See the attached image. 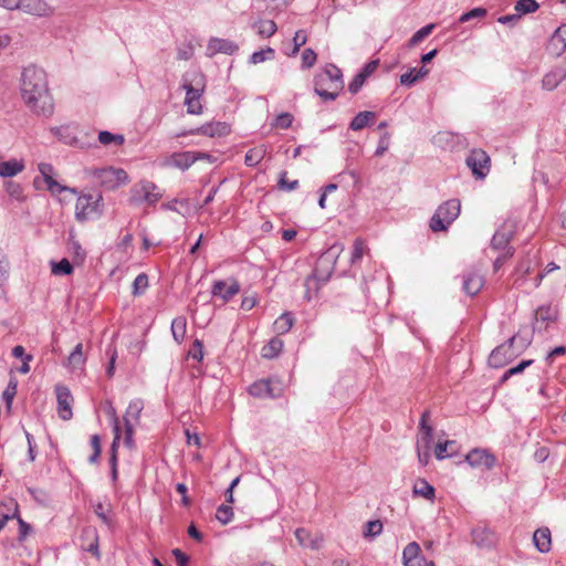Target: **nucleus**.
<instances>
[{"label": "nucleus", "instance_id": "nucleus-1", "mask_svg": "<svg viewBox=\"0 0 566 566\" xmlns=\"http://www.w3.org/2000/svg\"><path fill=\"white\" fill-rule=\"evenodd\" d=\"M20 95L32 113L44 117L53 114L54 103L46 73L42 69L33 65L23 69L20 77Z\"/></svg>", "mask_w": 566, "mask_h": 566}, {"label": "nucleus", "instance_id": "nucleus-2", "mask_svg": "<svg viewBox=\"0 0 566 566\" xmlns=\"http://www.w3.org/2000/svg\"><path fill=\"white\" fill-rule=\"evenodd\" d=\"M343 87L342 71L334 64H327L315 76V93L324 101H334Z\"/></svg>", "mask_w": 566, "mask_h": 566}, {"label": "nucleus", "instance_id": "nucleus-3", "mask_svg": "<svg viewBox=\"0 0 566 566\" xmlns=\"http://www.w3.org/2000/svg\"><path fill=\"white\" fill-rule=\"evenodd\" d=\"M75 203V218L80 222L98 218L103 213V196L101 193H82L78 192Z\"/></svg>", "mask_w": 566, "mask_h": 566}, {"label": "nucleus", "instance_id": "nucleus-4", "mask_svg": "<svg viewBox=\"0 0 566 566\" xmlns=\"http://www.w3.org/2000/svg\"><path fill=\"white\" fill-rule=\"evenodd\" d=\"M461 203L458 199H450L441 203L430 220L433 232L444 231L459 217Z\"/></svg>", "mask_w": 566, "mask_h": 566}, {"label": "nucleus", "instance_id": "nucleus-5", "mask_svg": "<svg viewBox=\"0 0 566 566\" xmlns=\"http://www.w3.org/2000/svg\"><path fill=\"white\" fill-rule=\"evenodd\" d=\"M90 175L98 181L102 187L109 190H114L129 181L127 172L122 168L104 167L92 169Z\"/></svg>", "mask_w": 566, "mask_h": 566}, {"label": "nucleus", "instance_id": "nucleus-6", "mask_svg": "<svg viewBox=\"0 0 566 566\" xmlns=\"http://www.w3.org/2000/svg\"><path fill=\"white\" fill-rule=\"evenodd\" d=\"M209 157H210V155L205 154V153H196V151L174 153L163 159L161 166L166 167V168H177L180 170H186L198 159L209 158Z\"/></svg>", "mask_w": 566, "mask_h": 566}, {"label": "nucleus", "instance_id": "nucleus-7", "mask_svg": "<svg viewBox=\"0 0 566 566\" xmlns=\"http://www.w3.org/2000/svg\"><path fill=\"white\" fill-rule=\"evenodd\" d=\"M428 412H424L420 421V437L417 442L418 459L422 465L428 464L430 459V444L432 440V428L427 423Z\"/></svg>", "mask_w": 566, "mask_h": 566}, {"label": "nucleus", "instance_id": "nucleus-8", "mask_svg": "<svg viewBox=\"0 0 566 566\" xmlns=\"http://www.w3.org/2000/svg\"><path fill=\"white\" fill-rule=\"evenodd\" d=\"M283 392V385L280 380L261 379L249 387V394L255 398H276Z\"/></svg>", "mask_w": 566, "mask_h": 566}, {"label": "nucleus", "instance_id": "nucleus-9", "mask_svg": "<svg viewBox=\"0 0 566 566\" xmlns=\"http://www.w3.org/2000/svg\"><path fill=\"white\" fill-rule=\"evenodd\" d=\"M13 3V10H21L39 18H48L54 13L53 7L44 0H15Z\"/></svg>", "mask_w": 566, "mask_h": 566}, {"label": "nucleus", "instance_id": "nucleus-10", "mask_svg": "<svg viewBox=\"0 0 566 566\" xmlns=\"http://www.w3.org/2000/svg\"><path fill=\"white\" fill-rule=\"evenodd\" d=\"M514 342L515 336L493 349L489 357V365L493 368H501L515 358L516 353L513 349Z\"/></svg>", "mask_w": 566, "mask_h": 566}, {"label": "nucleus", "instance_id": "nucleus-11", "mask_svg": "<svg viewBox=\"0 0 566 566\" xmlns=\"http://www.w3.org/2000/svg\"><path fill=\"white\" fill-rule=\"evenodd\" d=\"M132 191L133 200L145 201L148 205H155L161 198L158 187L154 182L147 180L136 184Z\"/></svg>", "mask_w": 566, "mask_h": 566}, {"label": "nucleus", "instance_id": "nucleus-12", "mask_svg": "<svg viewBox=\"0 0 566 566\" xmlns=\"http://www.w3.org/2000/svg\"><path fill=\"white\" fill-rule=\"evenodd\" d=\"M239 292L240 284L233 277L226 281H214L211 286L212 296L221 300L223 303H227L230 300H232Z\"/></svg>", "mask_w": 566, "mask_h": 566}, {"label": "nucleus", "instance_id": "nucleus-13", "mask_svg": "<svg viewBox=\"0 0 566 566\" xmlns=\"http://www.w3.org/2000/svg\"><path fill=\"white\" fill-rule=\"evenodd\" d=\"M467 165L476 178H484L490 170V157L482 149H473L467 158Z\"/></svg>", "mask_w": 566, "mask_h": 566}, {"label": "nucleus", "instance_id": "nucleus-14", "mask_svg": "<svg viewBox=\"0 0 566 566\" xmlns=\"http://www.w3.org/2000/svg\"><path fill=\"white\" fill-rule=\"evenodd\" d=\"M200 81L196 82L197 87H195L191 83H185L184 88L186 90V98L185 104L187 106V112L189 114H201L202 105L200 103V97L203 92V85H201L202 76L199 74Z\"/></svg>", "mask_w": 566, "mask_h": 566}, {"label": "nucleus", "instance_id": "nucleus-15", "mask_svg": "<svg viewBox=\"0 0 566 566\" xmlns=\"http://www.w3.org/2000/svg\"><path fill=\"white\" fill-rule=\"evenodd\" d=\"M39 171L41 172L43 180L46 185L48 190L53 195H60L64 191L71 192L72 195H76L77 190L75 188H70L61 185L53 178L54 168L51 164L41 163L39 164Z\"/></svg>", "mask_w": 566, "mask_h": 566}, {"label": "nucleus", "instance_id": "nucleus-16", "mask_svg": "<svg viewBox=\"0 0 566 566\" xmlns=\"http://www.w3.org/2000/svg\"><path fill=\"white\" fill-rule=\"evenodd\" d=\"M55 394L59 417L63 420H70L73 417L72 405L74 401L70 389L64 385H57Z\"/></svg>", "mask_w": 566, "mask_h": 566}, {"label": "nucleus", "instance_id": "nucleus-17", "mask_svg": "<svg viewBox=\"0 0 566 566\" xmlns=\"http://www.w3.org/2000/svg\"><path fill=\"white\" fill-rule=\"evenodd\" d=\"M107 413L111 418L112 424H113V431H114V440L112 443V457H111V467H112V478L115 481L117 479V447L119 442V419L116 415L115 409L109 406Z\"/></svg>", "mask_w": 566, "mask_h": 566}, {"label": "nucleus", "instance_id": "nucleus-18", "mask_svg": "<svg viewBox=\"0 0 566 566\" xmlns=\"http://www.w3.org/2000/svg\"><path fill=\"white\" fill-rule=\"evenodd\" d=\"M465 460L472 468L491 469L495 464V457L485 449L471 450Z\"/></svg>", "mask_w": 566, "mask_h": 566}, {"label": "nucleus", "instance_id": "nucleus-19", "mask_svg": "<svg viewBox=\"0 0 566 566\" xmlns=\"http://www.w3.org/2000/svg\"><path fill=\"white\" fill-rule=\"evenodd\" d=\"M402 559L405 566H434L433 562L427 560L420 555V546L418 543H409L403 552Z\"/></svg>", "mask_w": 566, "mask_h": 566}, {"label": "nucleus", "instance_id": "nucleus-20", "mask_svg": "<svg viewBox=\"0 0 566 566\" xmlns=\"http://www.w3.org/2000/svg\"><path fill=\"white\" fill-rule=\"evenodd\" d=\"M187 134L205 135L209 137H222L230 134V126L224 122H211L198 128L191 129Z\"/></svg>", "mask_w": 566, "mask_h": 566}, {"label": "nucleus", "instance_id": "nucleus-21", "mask_svg": "<svg viewBox=\"0 0 566 566\" xmlns=\"http://www.w3.org/2000/svg\"><path fill=\"white\" fill-rule=\"evenodd\" d=\"M295 537L302 547L317 551L322 547L324 537L321 534L312 535L306 528L300 527L295 531Z\"/></svg>", "mask_w": 566, "mask_h": 566}, {"label": "nucleus", "instance_id": "nucleus-22", "mask_svg": "<svg viewBox=\"0 0 566 566\" xmlns=\"http://www.w3.org/2000/svg\"><path fill=\"white\" fill-rule=\"evenodd\" d=\"M239 49V46L230 41V40H227V39H219V38H212L210 39V41L208 42V45H207V52H208V55L212 56L217 53H224V54H233L234 52H237Z\"/></svg>", "mask_w": 566, "mask_h": 566}, {"label": "nucleus", "instance_id": "nucleus-23", "mask_svg": "<svg viewBox=\"0 0 566 566\" xmlns=\"http://www.w3.org/2000/svg\"><path fill=\"white\" fill-rule=\"evenodd\" d=\"M513 223L505 222L493 235L491 245L494 250L505 249L513 235Z\"/></svg>", "mask_w": 566, "mask_h": 566}, {"label": "nucleus", "instance_id": "nucleus-24", "mask_svg": "<svg viewBox=\"0 0 566 566\" xmlns=\"http://www.w3.org/2000/svg\"><path fill=\"white\" fill-rule=\"evenodd\" d=\"M552 54L560 55L566 51V23L562 24L552 35L548 42Z\"/></svg>", "mask_w": 566, "mask_h": 566}, {"label": "nucleus", "instance_id": "nucleus-25", "mask_svg": "<svg viewBox=\"0 0 566 566\" xmlns=\"http://www.w3.org/2000/svg\"><path fill=\"white\" fill-rule=\"evenodd\" d=\"M19 515V505L15 500L8 499L0 503V531L7 522L17 518Z\"/></svg>", "mask_w": 566, "mask_h": 566}, {"label": "nucleus", "instance_id": "nucleus-26", "mask_svg": "<svg viewBox=\"0 0 566 566\" xmlns=\"http://www.w3.org/2000/svg\"><path fill=\"white\" fill-rule=\"evenodd\" d=\"M484 285V277L476 271L469 272L463 280V290L468 295H476Z\"/></svg>", "mask_w": 566, "mask_h": 566}, {"label": "nucleus", "instance_id": "nucleus-27", "mask_svg": "<svg viewBox=\"0 0 566 566\" xmlns=\"http://www.w3.org/2000/svg\"><path fill=\"white\" fill-rule=\"evenodd\" d=\"M25 168L23 159H10L7 161H0V176L3 178L14 177L22 172Z\"/></svg>", "mask_w": 566, "mask_h": 566}, {"label": "nucleus", "instance_id": "nucleus-28", "mask_svg": "<svg viewBox=\"0 0 566 566\" xmlns=\"http://www.w3.org/2000/svg\"><path fill=\"white\" fill-rule=\"evenodd\" d=\"M86 357L83 353V344L78 343L74 347L73 352L69 355L65 367L71 371H75L83 369Z\"/></svg>", "mask_w": 566, "mask_h": 566}, {"label": "nucleus", "instance_id": "nucleus-29", "mask_svg": "<svg viewBox=\"0 0 566 566\" xmlns=\"http://www.w3.org/2000/svg\"><path fill=\"white\" fill-rule=\"evenodd\" d=\"M555 319V311L551 306H539L535 312L534 329L547 327Z\"/></svg>", "mask_w": 566, "mask_h": 566}, {"label": "nucleus", "instance_id": "nucleus-30", "mask_svg": "<svg viewBox=\"0 0 566 566\" xmlns=\"http://www.w3.org/2000/svg\"><path fill=\"white\" fill-rule=\"evenodd\" d=\"M533 542L541 553H547L551 549V531L547 527L538 528L534 532Z\"/></svg>", "mask_w": 566, "mask_h": 566}, {"label": "nucleus", "instance_id": "nucleus-31", "mask_svg": "<svg viewBox=\"0 0 566 566\" xmlns=\"http://www.w3.org/2000/svg\"><path fill=\"white\" fill-rule=\"evenodd\" d=\"M565 77L566 72L564 69H555L544 75L542 80L543 88L547 91H553Z\"/></svg>", "mask_w": 566, "mask_h": 566}, {"label": "nucleus", "instance_id": "nucleus-32", "mask_svg": "<svg viewBox=\"0 0 566 566\" xmlns=\"http://www.w3.org/2000/svg\"><path fill=\"white\" fill-rule=\"evenodd\" d=\"M376 120V113L365 111L358 113L352 120L349 127L353 130H361L363 128L374 124Z\"/></svg>", "mask_w": 566, "mask_h": 566}, {"label": "nucleus", "instance_id": "nucleus-33", "mask_svg": "<svg viewBox=\"0 0 566 566\" xmlns=\"http://www.w3.org/2000/svg\"><path fill=\"white\" fill-rule=\"evenodd\" d=\"M324 283L325 280L319 279L316 273L308 275L304 281L305 297L311 301L314 296H316L317 292Z\"/></svg>", "mask_w": 566, "mask_h": 566}, {"label": "nucleus", "instance_id": "nucleus-34", "mask_svg": "<svg viewBox=\"0 0 566 566\" xmlns=\"http://www.w3.org/2000/svg\"><path fill=\"white\" fill-rule=\"evenodd\" d=\"M412 492L413 495L421 496L431 502H433L436 496L434 488L423 479H419L416 481V483L413 484Z\"/></svg>", "mask_w": 566, "mask_h": 566}, {"label": "nucleus", "instance_id": "nucleus-35", "mask_svg": "<svg viewBox=\"0 0 566 566\" xmlns=\"http://www.w3.org/2000/svg\"><path fill=\"white\" fill-rule=\"evenodd\" d=\"M293 324L294 317L292 313L285 312L273 323V331L279 335L286 334L292 328Z\"/></svg>", "mask_w": 566, "mask_h": 566}, {"label": "nucleus", "instance_id": "nucleus-36", "mask_svg": "<svg viewBox=\"0 0 566 566\" xmlns=\"http://www.w3.org/2000/svg\"><path fill=\"white\" fill-rule=\"evenodd\" d=\"M429 73V70L426 67L421 69H411L409 72L403 73L400 76V83L406 86H410L418 82L419 80L426 77Z\"/></svg>", "mask_w": 566, "mask_h": 566}, {"label": "nucleus", "instance_id": "nucleus-37", "mask_svg": "<svg viewBox=\"0 0 566 566\" xmlns=\"http://www.w3.org/2000/svg\"><path fill=\"white\" fill-rule=\"evenodd\" d=\"M171 333L177 343H181L187 333V319L185 316H178L171 322Z\"/></svg>", "mask_w": 566, "mask_h": 566}, {"label": "nucleus", "instance_id": "nucleus-38", "mask_svg": "<svg viewBox=\"0 0 566 566\" xmlns=\"http://www.w3.org/2000/svg\"><path fill=\"white\" fill-rule=\"evenodd\" d=\"M283 346L284 344L282 339L277 337L272 338L262 347L261 354L264 358H274L282 352Z\"/></svg>", "mask_w": 566, "mask_h": 566}, {"label": "nucleus", "instance_id": "nucleus-39", "mask_svg": "<svg viewBox=\"0 0 566 566\" xmlns=\"http://www.w3.org/2000/svg\"><path fill=\"white\" fill-rule=\"evenodd\" d=\"M265 156V148L263 146L251 148L247 151L244 163L249 167L256 166Z\"/></svg>", "mask_w": 566, "mask_h": 566}, {"label": "nucleus", "instance_id": "nucleus-40", "mask_svg": "<svg viewBox=\"0 0 566 566\" xmlns=\"http://www.w3.org/2000/svg\"><path fill=\"white\" fill-rule=\"evenodd\" d=\"M51 272L53 275H70L73 273V264L67 259H62L59 262L51 261Z\"/></svg>", "mask_w": 566, "mask_h": 566}, {"label": "nucleus", "instance_id": "nucleus-41", "mask_svg": "<svg viewBox=\"0 0 566 566\" xmlns=\"http://www.w3.org/2000/svg\"><path fill=\"white\" fill-rule=\"evenodd\" d=\"M69 252L73 256V262L75 264H81L86 258L85 251L82 249L78 241L74 240L73 238L70 239L69 245H67Z\"/></svg>", "mask_w": 566, "mask_h": 566}, {"label": "nucleus", "instance_id": "nucleus-42", "mask_svg": "<svg viewBox=\"0 0 566 566\" xmlns=\"http://www.w3.org/2000/svg\"><path fill=\"white\" fill-rule=\"evenodd\" d=\"M254 28L264 38H270L276 32V24L272 20H260L254 24Z\"/></svg>", "mask_w": 566, "mask_h": 566}, {"label": "nucleus", "instance_id": "nucleus-43", "mask_svg": "<svg viewBox=\"0 0 566 566\" xmlns=\"http://www.w3.org/2000/svg\"><path fill=\"white\" fill-rule=\"evenodd\" d=\"M434 29V24H427L426 27L418 30L408 41V46L412 48L422 42L427 36H429Z\"/></svg>", "mask_w": 566, "mask_h": 566}, {"label": "nucleus", "instance_id": "nucleus-44", "mask_svg": "<svg viewBox=\"0 0 566 566\" xmlns=\"http://www.w3.org/2000/svg\"><path fill=\"white\" fill-rule=\"evenodd\" d=\"M18 380L15 377L11 376L8 382L7 388L4 389L2 397L7 403V408L10 409L13 398L17 395Z\"/></svg>", "mask_w": 566, "mask_h": 566}, {"label": "nucleus", "instance_id": "nucleus-45", "mask_svg": "<svg viewBox=\"0 0 566 566\" xmlns=\"http://www.w3.org/2000/svg\"><path fill=\"white\" fill-rule=\"evenodd\" d=\"M216 518L223 525L230 523L233 518V509L231 505L221 504L216 512Z\"/></svg>", "mask_w": 566, "mask_h": 566}, {"label": "nucleus", "instance_id": "nucleus-46", "mask_svg": "<svg viewBox=\"0 0 566 566\" xmlns=\"http://www.w3.org/2000/svg\"><path fill=\"white\" fill-rule=\"evenodd\" d=\"M98 140L102 145L107 146L111 144L123 145L125 139L123 135H116L104 130L99 132Z\"/></svg>", "mask_w": 566, "mask_h": 566}, {"label": "nucleus", "instance_id": "nucleus-47", "mask_svg": "<svg viewBox=\"0 0 566 566\" xmlns=\"http://www.w3.org/2000/svg\"><path fill=\"white\" fill-rule=\"evenodd\" d=\"M472 536L473 541L480 546L489 545L492 541V533L486 528H475L472 532Z\"/></svg>", "mask_w": 566, "mask_h": 566}, {"label": "nucleus", "instance_id": "nucleus-48", "mask_svg": "<svg viewBox=\"0 0 566 566\" xmlns=\"http://www.w3.org/2000/svg\"><path fill=\"white\" fill-rule=\"evenodd\" d=\"M538 9V3L535 0H518L515 4V10L521 14L532 13Z\"/></svg>", "mask_w": 566, "mask_h": 566}, {"label": "nucleus", "instance_id": "nucleus-49", "mask_svg": "<svg viewBox=\"0 0 566 566\" xmlns=\"http://www.w3.org/2000/svg\"><path fill=\"white\" fill-rule=\"evenodd\" d=\"M367 250L368 249H367V245L364 242V240H361L359 238L356 239L353 244L350 262L356 263V262L360 261V259L363 258V255L366 253Z\"/></svg>", "mask_w": 566, "mask_h": 566}, {"label": "nucleus", "instance_id": "nucleus-50", "mask_svg": "<svg viewBox=\"0 0 566 566\" xmlns=\"http://www.w3.org/2000/svg\"><path fill=\"white\" fill-rule=\"evenodd\" d=\"M307 41V34L304 30H298L295 32L294 34V38H293V49H292V52L289 53L287 55L289 56H295L301 46H303Z\"/></svg>", "mask_w": 566, "mask_h": 566}, {"label": "nucleus", "instance_id": "nucleus-51", "mask_svg": "<svg viewBox=\"0 0 566 566\" xmlns=\"http://www.w3.org/2000/svg\"><path fill=\"white\" fill-rule=\"evenodd\" d=\"M148 287V276L142 273L136 276L133 283V294L142 295Z\"/></svg>", "mask_w": 566, "mask_h": 566}, {"label": "nucleus", "instance_id": "nucleus-52", "mask_svg": "<svg viewBox=\"0 0 566 566\" xmlns=\"http://www.w3.org/2000/svg\"><path fill=\"white\" fill-rule=\"evenodd\" d=\"M273 57H274V50L272 48H268L265 50L254 52L250 57V62L252 64H259L266 60H271Z\"/></svg>", "mask_w": 566, "mask_h": 566}, {"label": "nucleus", "instance_id": "nucleus-53", "mask_svg": "<svg viewBox=\"0 0 566 566\" xmlns=\"http://www.w3.org/2000/svg\"><path fill=\"white\" fill-rule=\"evenodd\" d=\"M317 60V54L312 49H305L302 52V69H311Z\"/></svg>", "mask_w": 566, "mask_h": 566}, {"label": "nucleus", "instance_id": "nucleus-54", "mask_svg": "<svg viewBox=\"0 0 566 566\" xmlns=\"http://www.w3.org/2000/svg\"><path fill=\"white\" fill-rule=\"evenodd\" d=\"M298 187V180L290 181L287 179V172L282 171L279 179V188L286 191L295 190Z\"/></svg>", "mask_w": 566, "mask_h": 566}, {"label": "nucleus", "instance_id": "nucleus-55", "mask_svg": "<svg viewBox=\"0 0 566 566\" xmlns=\"http://www.w3.org/2000/svg\"><path fill=\"white\" fill-rule=\"evenodd\" d=\"M381 531H382V523L379 520L369 521L365 525L364 535L374 537V536L380 534Z\"/></svg>", "mask_w": 566, "mask_h": 566}, {"label": "nucleus", "instance_id": "nucleus-56", "mask_svg": "<svg viewBox=\"0 0 566 566\" xmlns=\"http://www.w3.org/2000/svg\"><path fill=\"white\" fill-rule=\"evenodd\" d=\"M533 360H523L521 361L517 366L515 367H512L510 368L509 370H506L502 377V382L503 381H506L511 376H514V375H517V374H521L522 371H524V369L526 367H528L530 365H532Z\"/></svg>", "mask_w": 566, "mask_h": 566}, {"label": "nucleus", "instance_id": "nucleus-57", "mask_svg": "<svg viewBox=\"0 0 566 566\" xmlns=\"http://www.w3.org/2000/svg\"><path fill=\"white\" fill-rule=\"evenodd\" d=\"M453 444H454V441L439 442L434 449L436 458L439 460H442V459L447 458L448 455H450L451 453H448V450Z\"/></svg>", "mask_w": 566, "mask_h": 566}, {"label": "nucleus", "instance_id": "nucleus-58", "mask_svg": "<svg viewBox=\"0 0 566 566\" xmlns=\"http://www.w3.org/2000/svg\"><path fill=\"white\" fill-rule=\"evenodd\" d=\"M91 447H92V450H93V454L90 457V462L91 463H95L97 461V459L99 458V454H101V439H99V436L97 434H93L91 437Z\"/></svg>", "mask_w": 566, "mask_h": 566}, {"label": "nucleus", "instance_id": "nucleus-59", "mask_svg": "<svg viewBox=\"0 0 566 566\" xmlns=\"http://www.w3.org/2000/svg\"><path fill=\"white\" fill-rule=\"evenodd\" d=\"M293 116L290 113L280 114L274 122L276 128L286 129L292 125Z\"/></svg>", "mask_w": 566, "mask_h": 566}, {"label": "nucleus", "instance_id": "nucleus-60", "mask_svg": "<svg viewBox=\"0 0 566 566\" xmlns=\"http://www.w3.org/2000/svg\"><path fill=\"white\" fill-rule=\"evenodd\" d=\"M143 410V402L140 400L132 401L127 408L125 418L138 419L140 411Z\"/></svg>", "mask_w": 566, "mask_h": 566}, {"label": "nucleus", "instance_id": "nucleus-61", "mask_svg": "<svg viewBox=\"0 0 566 566\" xmlns=\"http://www.w3.org/2000/svg\"><path fill=\"white\" fill-rule=\"evenodd\" d=\"M485 14H486V10L485 9H483V8H475L473 10L462 14L459 20H460V22L463 23V22H467V21H469L471 19H474V18H482Z\"/></svg>", "mask_w": 566, "mask_h": 566}, {"label": "nucleus", "instance_id": "nucleus-62", "mask_svg": "<svg viewBox=\"0 0 566 566\" xmlns=\"http://www.w3.org/2000/svg\"><path fill=\"white\" fill-rule=\"evenodd\" d=\"M258 304V296L255 293L244 295L241 302V308L251 311Z\"/></svg>", "mask_w": 566, "mask_h": 566}, {"label": "nucleus", "instance_id": "nucleus-63", "mask_svg": "<svg viewBox=\"0 0 566 566\" xmlns=\"http://www.w3.org/2000/svg\"><path fill=\"white\" fill-rule=\"evenodd\" d=\"M365 81L366 78L358 73L348 85L349 92L356 94L361 88Z\"/></svg>", "mask_w": 566, "mask_h": 566}, {"label": "nucleus", "instance_id": "nucleus-64", "mask_svg": "<svg viewBox=\"0 0 566 566\" xmlns=\"http://www.w3.org/2000/svg\"><path fill=\"white\" fill-rule=\"evenodd\" d=\"M172 555L175 556L178 566H188L189 557L184 552L176 548L172 551Z\"/></svg>", "mask_w": 566, "mask_h": 566}]
</instances>
